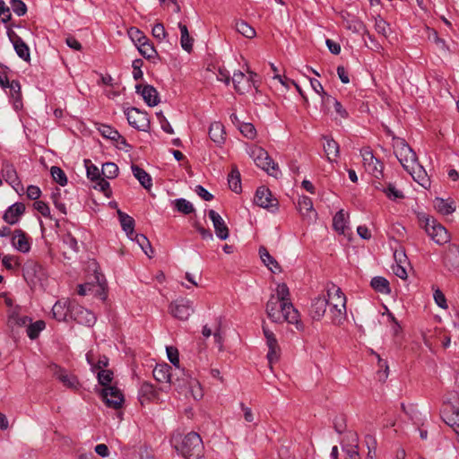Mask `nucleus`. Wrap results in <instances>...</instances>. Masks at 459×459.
<instances>
[{
    "mask_svg": "<svg viewBox=\"0 0 459 459\" xmlns=\"http://www.w3.org/2000/svg\"><path fill=\"white\" fill-rule=\"evenodd\" d=\"M290 290L285 283L278 284L266 304L267 316L274 323L288 322L295 325L298 330H303L299 313L290 302Z\"/></svg>",
    "mask_w": 459,
    "mask_h": 459,
    "instance_id": "nucleus-1",
    "label": "nucleus"
},
{
    "mask_svg": "<svg viewBox=\"0 0 459 459\" xmlns=\"http://www.w3.org/2000/svg\"><path fill=\"white\" fill-rule=\"evenodd\" d=\"M175 449L185 459H203L204 445L200 436L195 432H190L183 437H173Z\"/></svg>",
    "mask_w": 459,
    "mask_h": 459,
    "instance_id": "nucleus-2",
    "label": "nucleus"
},
{
    "mask_svg": "<svg viewBox=\"0 0 459 459\" xmlns=\"http://www.w3.org/2000/svg\"><path fill=\"white\" fill-rule=\"evenodd\" d=\"M153 377L156 381L160 383H171L175 385L178 388L181 389L186 386L189 387H195L199 386L198 382L191 377V376H186V377H183L180 379L178 377L175 381L172 380V373H171V367L168 364H158L154 368L153 371Z\"/></svg>",
    "mask_w": 459,
    "mask_h": 459,
    "instance_id": "nucleus-3",
    "label": "nucleus"
},
{
    "mask_svg": "<svg viewBox=\"0 0 459 459\" xmlns=\"http://www.w3.org/2000/svg\"><path fill=\"white\" fill-rule=\"evenodd\" d=\"M247 153L253 159L255 165L266 171L270 176L278 178L281 174L278 165L262 147L256 145L250 146L247 150Z\"/></svg>",
    "mask_w": 459,
    "mask_h": 459,
    "instance_id": "nucleus-4",
    "label": "nucleus"
},
{
    "mask_svg": "<svg viewBox=\"0 0 459 459\" xmlns=\"http://www.w3.org/2000/svg\"><path fill=\"white\" fill-rule=\"evenodd\" d=\"M419 219L426 233L434 242L438 245H444L449 241V235L446 228L437 223L436 220L429 218L426 214L420 215Z\"/></svg>",
    "mask_w": 459,
    "mask_h": 459,
    "instance_id": "nucleus-5",
    "label": "nucleus"
},
{
    "mask_svg": "<svg viewBox=\"0 0 459 459\" xmlns=\"http://www.w3.org/2000/svg\"><path fill=\"white\" fill-rule=\"evenodd\" d=\"M393 148L396 158L405 170L411 169L417 162L416 153L404 139L393 136Z\"/></svg>",
    "mask_w": 459,
    "mask_h": 459,
    "instance_id": "nucleus-6",
    "label": "nucleus"
},
{
    "mask_svg": "<svg viewBox=\"0 0 459 459\" xmlns=\"http://www.w3.org/2000/svg\"><path fill=\"white\" fill-rule=\"evenodd\" d=\"M247 72L248 74V76H247L241 71H237L234 72L231 77L234 89L239 94L248 92L252 87L255 88L256 90L258 88L255 80L257 74L252 71H249V69H247Z\"/></svg>",
    "mask_w": 459,
    "mask_h": 459,
    "instance_id": "nucleus-7",
    "label": "nucleus"
},
{
    "mask_svg": "<svg viewBox=\"0 0 459 459\" xmlns=\"http://www.w3.org/2000/svg\"><path fill=\"white\" fill-rule=\"evenodd\" d=\"M360 154L365 169L377 179L383 176V164L374 156L370 148L361 149Z\"/></svg>",
    "mask_w": 459,
    "mask_h": 459,
    "instance_id": "nucleus-8",
    "label": "nucleus"
},
{
    "mask_svg": "<svg viewBox=\"0 0 459 459\" xmlns=\"http://www.w3.org/2000/svg\"><path fill=\"white\" fill-rule=\"evenodd\" d=\"M51 375L56 377L64 386L70 389H78L80 384L77 377L70 374L65 368L57 366L56 364H51L48 367Z\"/></svg>",
    "mask_w": 459,
    "mask_h": 459,
    "instance_id": "nucleus-9",
    "label": "nucleus"
},
{
    "mask_svg": "<svg viewBox=\"0 0 459 459\" xmlns=\"http://www.w3.org/2000/svg\"><path fill=\"white\" fill-rule=\"evenodd\" d=\"M194 311L193 302L186 299H177L169 305L170 314L179 320H187Z\"/></svg>",
    "mask_w": 459,
    "mask_h": 459,
    "instance_id": "nucleus-10",
    "label": "nucleus"
},
{
    "mask_svg": "<svg viewBox=\"0 0 459 459\" xmlns=\"http://www.w3.org/2000/svg\"><path fill=\"white\" fill-rule=\"evenodd\" d=\"M254 202L256 205L271 212L278 209V200L273 197L271 191L264 186H260L256 189Z\"/></svg>",
    "mask_w": 459,
    "mask_h": 459,
    "instance_id": "nucleus-11",
    "label": "nucleus"
},
{
    "mask_svg": "<svg viewBox=\"0 0 459 459\" xmlns=\"http://www.w3.org/2000/svg\"><path fill=\"white\" fill-rule=\"evenodd\" d=\"M101 396L107 406L110 408L118 409L124 403V395L116 386L109 385L102 388Z\"/></svg>",
    "mask_w": 459,
    "mask_h": 459,
    "instance_id": "nucleus-12",
    "label": "nucleus"
},
{
    "mask_svg": "<svg viewBox=\"0 0 459 459\" xmlns=\"http://www.w3.org/2000/svg\"><path fill=\"white\" fill-rule=\"evenodd\" d=\"M126 116L129 125L138 130L145 131L149 126L147 114L136 108H128L126 111Z\"/></svg>",
    "mask_w": 459,
    "mask_h": 459,
    "instance_id": "nucleus-13",
    "label": "nucleus"
},
{
    "mask_svg": "<svg viewBox=\"0 0 459 459\" xmlns=\"http://www.w3.org/2000/svg\"><path fill=\"white\" fill-rule=\"evenodd\" d=\"M74 305H76L75 302L68 299L56 301L52 307L54 317L58 321H66L68 318H72L74 313L72 307Z\"/></svg>",
    "mask_w": 459,
    "mask_h": 459,
    "instance_id": "nucleus-14",
    "label": "nucleus"
},
{
    "mask_svg": "<svg viewBox=\"0 0 459 459\" xmlns=\"http://www.w3.org/2000/svg\"><path fill=\"white\" fill-rule=\"evenodd\" d=\"M7 36L13 43L14 50L19 57L29 62L30 60V52L28 45L13 30L8 29Z\"/></svg>",
    "mask_w": 459,
    "mask_h": 459,
    "instance_id": "nucleus-15",
    "label": "nucleus"
},
{
    "mask_svg": "<svg viewBox=\"0 0 459 459\" xmlns=\"http://www.w3.org/2000/svg\"><path fill=\"white\" fill-rule=\"evenodd\" d=\"M135 91L143 97L144 102L150 107L157 106L160 103L158 91L150 84H137L135 85Z\"/></svg>",
    "mask_w": 459,
    "mask_h": 459,
    "instance_id": "nucleus-16",
    "label": "nucleus"
},
{
    "mask_svg": "<svg viewBox=\"0 0 459 459\" xmlns=\"http://www.w3.org/2000/svg\"><path fill=\"white\" fill-rule=\"evenodd\" d=\"M208 216L212 222L215 234L218 238L225 240L229 238V229L222 217L214 210L208 212Z\"/></svg>",
    "mask_w": 459,
    "mask_h": 459,
    "instance_id": "nucleus-17",
    "label": "nucleus"
},
{
    "mask_svg": "<svg viewBox=\"0 0 459 459\" xmlns=\"http://www.w3.org/2000/svg\"><path fill=\"white\" fill-rule=\"evenodd\" d=\"M441 417L446 424L454 427L459 421V407L451 402H445L441 409Z\"/></svg>",
    "mask_w": 459,
    "mask_h": 459,
    "instance_id": "nucleus-18",
    "label": "nucleus"
},
{
    "mask_svg": "<svg viewBox=\"0 0 459 459\" xmlns=\"http://www.w3.org/2000/svg\"><path fill=\"white\" fill-rule=\"evenodd\" d=\"M72 309L74 310L72 318L77 321L79 324L92 325L96 322L94 314L78 305L77 303L72 307Z\"/></svg>",
    "mask_w": 459,
    "mask_h": 459,
    "instance_id": "nucleus-19",
    "label": "nucleus"
},
{
    "mask_svg": "<svg viewBox=\"0 0 459 459\" xmlns=\"http://www.w3.org/2000/svg\"><path fill=\"white\" fill-rule=\"evenodd\" d=\"M25 212V205L22 203L12 204L4 213V221L11 225L17 223Z\"/></svg>",
    "mask_w": 459,
    "mask_h": 459,
    "instance_id": "nucleus-20",
    "label": "nucleus"
},
{
    "mask_svg": "<svg viewBox=\"0 0 459 459\" xmlns=\"http://www.w3.org/2000/svg\"><path fill=\"white\" fill-rule=\"evenodd\" d=\"M406 171H408L413 179L424 188L430 186L429 178L424 168L420 165L418 161L415 162L411 169H406Z\"/></svg>",
    "mask_w": 459,
    "mask_h": 459,
    "instance_id": "nucleus-21",
    "label": "nucleus"
},
{
    "mask_svg": "<svg viewBox=\"0 0 459 459\" xmlns=\"http://www.w3.org/2000/svg\"><path fill=\"white\" fill-rule=\"evenodd\" d=\"M327 299L317 297L312 300L309 315L314 320H320L326 312Z\"/></svg>",
    "mask_w": 459,
    "mask_h": 459,
    "instance_id": "nucleus-22",
    "label": "nucleus"
},
{
    "mask_svg": "<svg viewBox=\"0 0 459 459\" xmlns=\"http://www.w3.org/2000/svg\"><path fill=\"white\" fill-rule=\"evenodd\" d=\"M13 247L22 253H28L30 249V243L26 234L22 230H15L12 237Z\"/></svg>",
    "mask_w": 459,
    "mask_h": 459,
    "instance_id": "nucleus-23",
    "label": "nucleus"
},
{
    "mask_svg": "<svg viewBox=\"0 0 459 459\" xmlns=\"http://www.w3.org/2000/svg\"><path fill=\"white\" fill-rule=\"evenodd\" d=\"M299 211L301 215L309 221H312L316 218V212L314 210L312 200L306 196L302 195L299 197L298 202Z\"/></svg>",
    "mask_w": 459,
    "mask_h": 459,
    "instance_id": "nucleus-24",
    "label": "nucleus"
},
{
    "mask_svg": "<svg viewBox=\"0 0 459 459\" xmlns=\"http://www.w3.org/2000/svg\"><path fill=\"white\" fill-rule=\"evenodd\" d=\"M2 177L6 183L11 185L15 190L21 186V181L18 178L16 169L10 163H4L2 169Z\"/></svg>",
    "mask_w": 459,
    "mask_h": 459,
    "instance_id": "nucleus-25",
    "label": "nucleus"
},
{
    "mask_svg": "<svg viewBox=\"0 0 459 459\" xmlns=\"http://www.w3.org/2000/svg\"><path fill=\"white\" fill-rule=\"evenodd\" d=\"M325 143L323 144L324 152L330 162L335 161L340 154V146L333 138L324 136Z\"/></svg>",
    "mask_w": 459,
    "mask_h": 459,
    "instance_id": "nucleus-26",
    "label": "nucleus"
},
{
    "mask_svg": "<svg viewBox=\"0 0 459 459\" xmlns=\"http://www.w3.org/2000/svg\"><path fill=\"white\" fill-rule=\"evenodd\" d=\"M329 313L328 316L333 325H340L343 324L346 320L347 313H346V306H334L329 304Z\"/></svg>",
    "mask_w": 459,
    "mask_h": 459,
    "instance_id": "nucleus-27",
    "label": "nucleus"
},
{
    "mask_svg": "<svg viewBox=\"0 0 459 459\" xmlns=\"http://www.w3.org/2000/svg\"><path fill=\"white\" fill-rule=\"evenodd\" d=\"M445 265L448 269H455L459 266V248L458 247H449L444 256Z\"/></svg>",
    "mask_w": 459,
    "mask_h": 459,
    "instance_id": "nucleus-28",
    "label": "nucleus"
},
{
    "mask_svg": "<svg viewBox=\"0 0 459 459\" xmlns=\"http://www.w3.org/2000/svg\"><path fill=\"white\" fill-rule=\"evenodd\" d=\"M209 136L212 141L217 144H221L225 141L224 126L221 122H213L209 127Z\"/></svg>",
    "mask_w": 459,
    "mask_h": 459,
    "instance_id": "nucleus-29",
    "label": "nucleus"
},
{
    "mask_svg": "<svg viewBox=\"0 0 459 459\" xmlns=\"http://www.w3.org/2000/svg\"><path fill=\"white\" fill-rule=\"evenodd\" d=\"M117 214L123 230L130 239H133L134 235V220L120 210L117 211Z\"/></svg>",
    "mask_w": 459,
    "mask_h": 459,
    "instance_id": "nucleus-30",
    "label": "nucleus"
},
{
    "mask_svg": "<svg viewBox=\"0 0 459 459\" xmlns=\"http://www.w3.org/2000/svg\"><path fill=\"white\" fill-rule=\"evenodd\" d=\"M327 295H328L327 306H329V304L338 306L339 307L342 306H346V297L342 292L340 288L333 286L332 289L328 290Z\"/></svg>",
    "mask_w": 459,
    "mask_h": 459,
    "instance_id": "nucleus-31",
    "label": "nucleus"
},
{
    "mask_svg": "<svg viewBox=\"0 0 459 459\" xmlns=\"http://www.w3.org/2000/svg\"><path fill=\"white\" fill-rule=\"evenodd\" d=\"M99 131L103 137L115 141L117 143H121L125 146L127 145L126 139L123 136H121L120 134L110 126L101 125L99 127Z\"/></svg>",
    "mask_w": 459,
    "mask_h": 459,
    "instance_id": "nucleus-32",
    "label": "nucleus"
},
{
    "mask_svg": "<svg viewBox=\"0 0 459 459\" xmlns=\"http://www.w3.org/2000/svg\"><path fill=\"white\" fill-rule=\"evenodd\" d=\"M131 169L134 178L145 189H150L152 186V178L144 169L137 165H132Z\"/></svg>",
    "mask_w": 459,
    "mask_h": 459,
    "instance_id": "nucleus-33",
    "label": "nucleus"
},
{
    "mask_svg": "<svg viewBox=\"0 0 459 459\" xmlns=\"http://www.w3.org/2000/svg\"><path fill=\"white\" fill-rule=\"evenodd\" d=\"M260 258L268 269L273 273L281 271L278 262L269 254L264 247L259 248Z\"/></svg>",
    "mask_w": 459,
    "mask_h": 459,
    "instance_id": "nucleus-34",
    "label": "nucleus"
},
{
    "mask_svg": "<svg viewBox=\"0 0 459 459\" xmlns=\"http://www.w3.org/2000/svg\"><path fill=\"white\" fill-rule=\"evenodd\" d=\"M178 28L180 30V45L181 48L187 53H191L193 50L194 39L189 35L187 27L179 22Z\"/></svg>",
    "mask_w": 459,
    "mask_h": 459,
    "instance_id": "nucleus-35",
    "label": "nucleus"
},
{
    "mask_svg": "<svg viewBox=\"0 0 459 459\" xmlns=\"http://www.w3.org/2000/svg\"><path fill=\"white\" fill-rule=\"evenodd\" d=\"M157 393L151 383L143 382L139 389V397L141 403L143 404L145 402H149L155 398Z\"/></svg>",
    "mask_w": 459,
    "mask_h": 459,
    "instance_id": "nucleus-36",
    "label": "nucleus"
},
{
    "mask_svg": "<svg viewBox=\"0 0 459 459\" xmlns=\"http://www.w3.org/2000/svg\"><path fill=\"white\" fill-rule=\"evenodd\" d=\"M370 286L377 292L382 294H389L391 292V289L389 286V281L382 276H375L371 279Z\"/></svg>",
    "mask_w": 459,
    "mask_h": 459,
    "instance_id": "nucleus-37",
    "label": "nucleus"
},
{
    "mask_svg": "<svg viewBox=\"0 0 459 459\" xmlns=\"http://www.w3.org/2000/svg\"><path fill=\"white\" fill-rule=\"evenodd\" d=\"M435 208L442 214L448 215L455 211V205L453 201L436 198L434 201Z\"/></svg>",
    "mask_w": 459,
    "mask_h": 459,
    "instance_id": "nucleus-38",
    "label": "nucleus"
},
{
    "mask_svg": "<svg viewBox=\"0 0 459 459\" xmlns=\"http://www.w3.org/2000/svg\"><path fill=\"white\" fill-rule=\"evenodd\" d=\"M228 183L230 188L233 192L239 193L241 191L240 173L236 166L232 167V169L228 177Z\"/></svg>",
    "mask_w": 459,
    "mask_h": 459,
    "instance_id": "nucleus-39",
    "label": "nucleus"
},
{
    "mask_svg": "<svg viewBox=\"0 0 459 459\" xmlns=\"http://www.w3.org/2000/svg\"><path fill=\"white\" fill-rule=\"evenodd\" d=\"M333 226L337 232L344 234L347 227V218L343 210H340L335 213L333 219Z\"/></svg>",
    "mask_w": 459,
    "mask_h": 459,
    "instance_id": "nucleus-40",
    "label": "nucleus"
},
{
    "mask_svg": "<svg viewBox=\"0 0 459 459\" xmlns=\"http://www.w3.org/2000/svg\"><path fill=\"white\" fill-rule=\"evenodd\" d=\"M236 30L247 39H253L255 36V30L244 21H237L235 23Z\"/></svg>",
    "mask_w": 459,
    "mask_h": 459,
    "instance_id": "nucleus-41",
    "label": "nucleus"
},
{
    "mask_svg": "<svg viewBox=\"0 0 459 459\" xmlns=\"http://www.w3.org/2000/svg\"><path fill=\"white\" fill-rule=\"evenodd\" d=\"M137 48L141 55L147 59L154 58L157 55V52L149 39H146V42H143L138 45Z\"/></svg>",
    "mask_w": 459,
    "mask_h": 459,
    "instance_id": "nucleus-42",
    "label": "nucleus"
},
{
    "mask_svg": "<svg viewBox=\"0 0 459 459\" xmlns=\"http://www.w3.org/2000/svg\"><path fill=\"white\" fill-rule=\"evenodd\" d=\"M45 327L46 324L43 320H38L35 323H30L27 327V334L31 340H34L38 338L39 333L43 331Z\"/></svg>",
    "mask_w": 459,
    "mask_h": 459,
    "instance_id": "nucleus-43",
    "label": "nucleus"
},
{
    "mask_svg": "<svg viewBox=\"0 0 459 459\" xmlns=\"http://www.w3.org/2000/svg\"><path fill=\"white\" fill-rule=\"evenodd\" d=\"M8 88L10 89L11 96L13 99L14 106L16 108H18L20 106H22L21 84L18 81L13 80L11 81Z\"/></svg>",
    "mask_w": 459,
    "mask_h": 459,
    "instance_id": "nucleus-44",
    "label": "nucleus"
},
{
    "mask_svg": "<svg viewBox=\"0 0 459 459\" xmlns=\"http://www.w3.org/2000/svg\"><path fill=\"white\" fill-rule=\"evenodd\" d=\"M428 39L434 42L439 50L449 51V48L446 45V40L438 37L437 30L428 29Z\"/></svg>",
    "mask_w": 459,
    "mask_h": 459,
    "instance_id": "nucleus-45",
    "label": "nucleus"
},
{
    "mask_svg": "<svg viewBox=\"0 0 459 459\" xmlns=\"http://www.w3.org/2000/svg\"><path fill=\"white\" fill-rule=\"evenodd\" d=\"M86 359H87L88 363L91 366L92 370H96V369L101 370V369H104V368H106L108 365V359L106 356L100 357L99 359L98 362L95 363L92 351H89L86 354Z\"/></svg>",
    "mask_w": 459,
    "mask_h": 459,
    "instance_id": "nucleus-46",
    "label": "nucleus"
},
{
    "mask_svg": "<svg viewBox=\"0 0 459 459\" xmlns=\"http://www.w3.org/2000/svg\"><path fill=\"white\" fill-rule=\"evenodd\" d=\"M175 208L178 212L184 214H190L195 212L193 204L184 198H178L173 201Z\"/></svg>",
    "mask_w": 459,
    "mask_h": 459,
    "instance_id": "nucleus-47",
    "label": "nucleus"
},
{
    "mask_svg": "<svg viewBox=\"0 0 459 459\" xmlns=\"http://www.w3.org/2000/svg\"><path fill=\"white\" fill-rule=\"evenodd\" d=\"M166 351L169 360L182 373V375L185 377H186V376H190L189 374H186L184 369L179 368V358L178 350L172 346H168L166 348Z\"/></svg>",
    "mask_w": 459,
    "mask_h": 459,
    "instance_id": "nucleus-48",
    "label": "nucleus"
},
{
    "mask_svg": "<svg viewBox=\"0 0 459 459\" xmlns=\"http://www.w3.org/2000/svg\"><path fill=\"white\" fill-rule=\"evenodd\" d=\"M101 174L106 178H115L118 174V167L113 162H106L102 165Z\"/></svg>",
    "mask_w": 459,
    "mask_h": 459,
    "instance_id": "nucleus-49",
    "label": "nucleus"
},
{
    "mask_svg": "<svg viewBox=\"0 0 459 459\" xmlns=\"http://www.w3.org/2000/svg\"><path fill=\"white\" fill-rule=\"evenodd\" d=\"M386 197L392 201L404 198L403 193L399 190L394 184L389 183L384 190Z\"/></svg>",
    "mask_w": 459,
    "mask_h": 459,
    "instance_id": "nucleus-50",
    "label": "nucleus"
},
{
    "mask_svg": "<svg viewBox=\"0 0 459 459\" xmlns=\"http://www.w3.org/2000/svg\"><path fill=\"white\" fill-rule=\"evenodd\" d=\"M97 377L100 385L104 387L110 385L113 380V372L108 369H101L97 373Z\"/></svg>",
    "mask_w": 459,
    "mask_h": 459,
    "instance_id": "nucleus-51",
    "label": "nucleus"
},
{
    "mask_svg": "<svg viewBox=\"0 0 459 459\" xmlns=\"http://www.w3.org/2000/svg\"><path fill=\"white\" fill-rule=\"evenodd\" d=\"M51 176L53 179L60 186H64L67 184L66 175L59 167L53 166L51 168Z\"/></svg>",
    "mask_w": 459,
    "mask_h": 459,
    "instance_id": "nucleus-52",
    "label": "nucleus"
},
{
    "mask_svg": "<svg viewBox=\"0 0 459 459\" xmlns=\"http://www.w3.org/2000/svg\"><path fill=\"white\" fill-rule=\"evenodd\" d=\"M85 166H86V171H87V177L91 181H96L100 179L101 177V172L100 171L99 168L92 164L90 160H85Z\"/></svg>",
    "mask_w": 459,
    "mask_h": 459,
    "instance_id": "nucleus-53",
    "label": "nucleus"
},
{
    "mask_svg": "<svg viewBox=\"0 0 459 459\" xmlns=\"http://www.w3.org/2000/svg\"><path fill=\"white\" fill-rule=\"evenodd\" d=\"M128 35L136 47L143 42H146V39H148L140 30L134 27L128 30Z\"/></svg>",
    "mask_w": 459,
    "mask_h": 459,
    "instance_id": "nucleus-54",
    "label": "nucleus"
},
{
    "mask_svg": "<svg viewBox=\"0 0 459 459\" xmlns=\"http://www.w3.org/2000/svg\"><path fill=\"white\" fill-rule=\"evenodd\" d=\"M375 29L378 34L387 37L390 27L389 24L381 17H377L375 20Z\"/></svg>",
    "mask_w": 459,
    "mask_h": 459,
    "instance_id": "nucleus-55",
    "label": "nucleus"
},
{
    "mask_svg": "<svg viewBox=\"0 0 459 459\" xmlns=\"http://www.w3.org/2000/svg\"><path fill=\"white\" fill-rule=\"evenodd\" d=\"M239 130L241 134L248 139H254L256 135V130L251 123L240 124Z\"/></svg>",
    "mask_w": 459,
    "mask_h": 459,
    "instance_id": "nucleus-56",
    "label": "nucleus"
},
{
    "mask_svg": "<svg viewBox=\"0 0 459 459\" xmlns=\"http://www.w3.org/2000/svg\"><path fill=\"white\" fill-rule=\"evenodd\" d=\"M263 332H264V337L266 340V345H267L268 349L273 348V347H276L279 345L274 333L272 331H270L267 327H265L264 325L263 326Z\"/></svg>",
    "mask_w": 459,
    "mask_h": 459,
    "instance_id": "nucleus-57",
    "label": "nucleus"
},
{
    "mask_svg": "<svg viewBox=\"0 0 459 459\" xmlns=\"http://www.w3.org/2000/svg\"><path fill=\"white\" fill-rule=\"evenodd\" d=\"M11 6L15 14L22 16L27 12L26 4L21 0H12Z\"/></svg>",
    "mask_w": 459,
    "mask_h": 459,
    "instance_id": "nucleus-58",
    "label": "nucleus"
},
{
    "mask_svg": "<svg viewBox=\"0 0 459 459\" xmlns=\"http://www.w3.org/2000/svg\"><path fill=\"white\" fill-rule=\"evenodd\" d=\"M280 353H281V349H280L279 345L276 347L268 349L267 359H268L271 368H272V365L273 363H276L279 360Z\"/></svg>",
    "mask_w": 459,
    "mask_h": 459,
    "instance_id": "nucleus-59",
    "label": "nucleus"
},
{
    "mask_svg": "<svg viewBox=\"0 0 459 459\" xmlns=\"http://www.w3.org/2000/svg\"><path fill=\"white\" fill-rule=\"evenodd\" d=\"M12 17L9 6H7L4 0H0V19L2 22L6 23Z\"/></svg>",
    "mask_w": 459,
    "mask_h": 459,
    "instance_id": "nucleus-60",
    "label": "nucleus"
},
{
    "mask_svg": "<svg viewBox=\"0 0 459 459\" xmlns=\"http://www.w3.org/2000/svg\"><path fill=\"white\" fill-rule=\"evenodd\" d=\"M156 116L159 119V122L160 124V127L162 128V130L169 134H172L174 133V130H173L172 126H170L169 122L167 120V118L163 115V113L158 112V113H156Z\"/></svg>",
    "mask_w": 459,
    "mask_h": 459,
    "instance_id": "nucleus-61",
    "label": "nucleus"
},
{
    "mask_svg": "<svg viewBox=\"0 0 459 459\" xmlns=\"http://www.w3.org/2000/svg\"><path fill=\"white\" fill-rule=\"evenodd\" d=\"M347 459H360L358 445H349L342 448Z\"/></svg>",
    "mask_w": 459,
    "mask_h": 459,
    "instance_id": "nucleus-62",
    "label": "nucleus"
},
{
    "mask_svg": "<svg viewBox=\"0 0 459 459\" xmlns=\"http://www.w3.org/2000/svg\"><path fill=\"white\" fill-rule=\"evenodd\" d=\"M152 33L153 37L156 38L160 41L164 39L167 35L165 28H164L163 24H161V23H156L152 30Z\"/></svg>",
    "mask_w": 459,
    "mask_h": 459,
    "instance_id": "nucleus-63",
    "label": "nucleus"
},
{
    "mask_svg": "<svg viewBox=\"0 0 459 459\" xmlns=\"http://www.w3.org/2000/svg\"><path fill=\"white\" fill-rule=\"evenodd\" d=\"M33 205L42 216L50 218V209L45 202L36 201Z\"/></svg>",
    "mask_w": 459,
    "mask_h": 459,
    "instance_id": "nucleus-64",
    "label": "nucleus"
}]
</instances>
